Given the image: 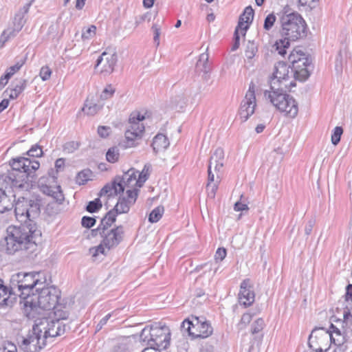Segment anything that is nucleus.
<instances>
[{
    "label": "nucleus",
    "mask_w": 352,
    "mask_h": 352,
    "mask_svg": "<svg viewBox=\"0 0 352 352\" xmlns=\"http://www.w3.org/2000/svg\"><path fill=\"white\" fill-rule=\"evenodd\" d=\"M95 217L85 216L82 218L81 224L84 228H90L96 224Z\"/></svg>",
    "instance_id": "nucleus-46"
},
{
    "label": "nucleus",
    "mask_w": 352,
    "mask_h": 352,
    "mask_svg": "<svg viewBox=\"0 0 352 352\" xmlns=\"http://www.w3.org/2000/svg\"><path fill=\"white\" fill-rule=\"evenodd\" d=\"M152 30L153 31L154 33V42L156 43L157 46H158L160 45V36L161 34L160 26L157 23H154L152 26Z\"/></svg>",
    "instance_id": "nucleus-50"
},
{
    "label": "nucleus",
    "mask_w": 352,
    "mask_h": 352,
    "mask_svg": "<svg viewBox=\"0 0 352 352\" xmlns=\"http://www.w3.org/2000/svg\"><path fill=\"white\" fill-rule=\"evenodd\" d=\"M102 202L99 198L95 199L88 203L86 210L90 213L96 212L102 208Z\"/></svg>",
    "instance_id": "nucleus-38"
},
{
    "label": "nucleus",
    "mask_w": 352,
    "mask_h": 352,
    "mask_svg": "<svg viewBox=\"0 0 352 352\" xmlns=\"http://www.w3.org/2000/svg\"><path fill=\"white\" fill-rule=\"evenodd\" d=\"M150 19H151V14L148 12H146V13L140 16L139 17H136L135 21L134 29L136 28L140 23L144 22V21H146V20L150 21Z\"/></svg>",
    "instance_id": "nucleus-55"
},
{
    "label": "nucleus",
    "mask_w": 352,
    "mask_h": 352,
    "mask_svg": "<svg viewBox=\"0 0 352 352\" xmlns=\"http://www.w3.org/2000/svg\"><path fill=\"white\" fill-rule=\"evenodd\" d=\"M263 338V335L259 336L258 337L255 336L254 338V342L251 344V346L249 348L248 352H254L255 350L254 344L256 343V348L258 349L259 345L261 344V340Z\"/></svg>",
    "instance_id": "nucleus-59"
},
{
    "label": "nucleus",
    "mask_w": 352,
    "mask_h": 352,
    "mask_svg": "<svg viewBox=\"0 0 352 352\" xmlns=\"http://www.w3.org/2000/svg\"><path fill=\"white\" fill-rule=\"evenodd\" d=\"M276 21V16L274 12L270 13L266 16L264 19L263 29L266 32L272 30Z\"/></svg>",
    "instance_id": "nucleus-35"
},
{
    "label": "nucleus",
    "mask_w": 352,
    "mask_h": 352,
    "mask_svg": "<svg viewBox=\"0 0 352 352\" xmlns=\"http://www.w3.org/2000/svg\"><path fill=\"white\" fill-rule=\"evenodd\" d=\"M3 352H17V349L16 345L8 342L3 348Z\"/></svg>",
    "instance_id": "nucleus-61"
},
{
    "label": "nucleus",
    "mask_w": 352,
    "mask_h": 352,
    "mask_svg": "<svg viewBox=\"0 0 352 352\" xmlns=\"http://www.w3.org/2000/svg\"><path fill=\"white\" fill-rule=\"evenodd\" d=\"M124 234V227L118 226L110 230L104 229V231L100 233V236L102 238L103 245H105V248L109 251L117 247L122 241Z\"/></svg>",
    "instance_id": "nucleus-15"
},
{
    "label": "nucleus",
    "mask_w": 352,
    "mask_h": 352,
    "mask_svg": "<svg viewBox=\"0 0 352 352\" xmlns=\"http://www.w3.org/2000/svg\"><path fill=\"white\" fill-rule=\"evenodd\" d=\"M289 60L292 64L291 72L296 79L305 81L310 76L311 60L301 50H294L289 56Z\"/></svg>",
    "instance_id": "nucleus-9"
},
{
    "label": "nucleus",
    "mask_w": 352,
    "mask_h": 352,
    "mask_svg": "<svg viewBox=\"0 0 352 352\" xmlns=\"http://www.w3.org/2000/svg\"><path fill=\"white\" fill-rule=\"evenodd\" d=\"M105 249H107L105 248V245H103V241H102L100 244L98 245V246L91 248L89 249V252L93 257H96L100 253L102 254H106Z\"/></svg>",
    "instance_id": "nucleus-44"
},
{
    "label": "nucleus",
    "mask_w": 352,
    "mask_h": 352,
    "mask_svg": "<svg viewBox=\"0 0 352 352\" xmlns=\"http://www.w3.org/2000/svg\"><path fill=\"white\" fill-rule=\"evenodd\" d=\"M69 327L58 319H54L52 316L44 317L36 320L34 324V332H43V336L54 338L64 334Z\"/></svg>",
    "instance_id": "nucleus-8"
},
{
    "label": "nucleus",
    "mask_w": 352,
    "mask_h": 352,
    "mask_svg": "<svg viewBox=\"0 0 352 352\" xmlns=\"http://www.w3.org/2000/svg\"><path fill=\"white\" fill-rule=\"evenodd\" d=\"M102 107V104H98L95 103H88L87 101L85 106L82 108V111L89 116H94L98 111Z\"/></svg>",
    "instance_id": "nucleus-33"
},
{
    "label": "nucleus",
    "mask_w": 352,
    "mask_h": 352,
    "mask_svg": "<svg viewBox=\"0 0 352 352\" xmlns=\"http://www.w3.org/2000/svg\"><path fill=\"white\" fill-rule=\"evenodd\" d=\"M196 72L201 74L203 73V79L208 80L210 75L209 73L211 70L210 65L208 63V54L203 53L200 54L199 59L195 66Z\"/></svg>",
    "instance_id": "nucleus-22"
},
{
    "label": "nucleus",
    "mask_w": 352,
    "mask_h": 352,
    "mask_svg": "<svg viewBox=\"0 0 352 352\" xmlns=\"http://www.w3.org/2000/svg\"><path fill=\"white\" fill-rule=\"evenodd\" d=\"M119 149L116 146L109 148L106 154L107 160L110 163L116 162L119 159Z\"/></svg>",
    "instance_id": "nucleus-37"
},
{
    "label": "nucleus",
    "mask_w": 352,
    "mask_h": 352,
    "mask_svg": "<svg viewBox=\"0 0 352 352\" xmlns=\"http://www.w3.org/2000/svg\"><path fill=\"white\" fill-rule=\"evenodd\" d=\"M239 31L240 30H238V28L235 29L234 34V43L232 47V51H235L239 47V40H240Z\"/></svg>",
    "instance_id": "nucleus-58"
},
{
    "label": "nucleus",
    "mask_w": 352,
    "mask_h": 352,
    "mask_svg": "<svg viewBox=\"0 0 352 352\" xmlns=\"http://www.w3.org/2000/svg\"><path fill=\"white\" fill-rule=\"evenodd\" d=\"M152 342H149V346H153L158 349H166L170 344V331L166 325H155L153 329Z\"/></svg>",
    "instance_id": "nucleus-16"
},
{
    "label": "nucleus",
    "mask_w": 352,
    "mask_h": 352,
    "mask_svg": "<svg viewBox=\"0 0 352 352\" xmlns=\"http://www.w3.org/2000/svg\"><path fill=\"white\" fill-rule=\"evenodd\" d=\"M116 216L114 210H111L105 216L101 219L99 226L102 228V231H104V229L109 230V228L116 221Z\"/></svg>",
    "instance_id": "nucleus-27"
},
{
    "label": "nucleus",
    "mask_w": 352,
    "mask_h": 352,
    "mask_svg": "<svg viewBox=\"0 0 352 352\" xmlns=\"http://www.w3.org/2000/svg\"><path fill=\"white\" fill-rule=\"evenodd\" d=\"M187 97L184 93L175 96L170 100V106L177 111L183 109L187 104Z\"/></svg>",
    "instance_id": "nucleus-25"
},
{
    "label": "nucleus",
    "mask_w": 352,
    "mask_h": 352,
    "mask_svg": "<svg viewBox=\"0 0 352 352\" xmlns=\"http://www.w3.org/2000/svg\"><path fill=\"white\" fill-rule=\"evenodd\" d=\"M41 272H18L11 277V283L13 285V289H16L19 293V297L27 300L28 296H32L30 293L35 289L36 292H38L41 287L45 283L46 279L41 281L40 277Z\"/></svg>",
    "instance_id": "nucleus-6"
},
{
    "label": "nucleus",
    "mask_w": 352,
    "mask_h": 352,
    "mask_svg": "<svg viewBox=\"0 0 352 352\" xmlns=\"http://www.w3.org/2000/svg\"><path fill=\"white\" fill-rule=\"evenodd\" d=\"M164 212V208L162 206H159L154 208L150 213L148 221L151 223H156L162 218Z\"/></svg>",
    "instance_id": "nucleus-32"
},
{
    "label": "nucleus",
    "mask_w": 352,
    "mask_h": 352,
    "mask_svg": "<svg viewBox=\"0 0 352 352\" xmlns=\"http://www.w3.org/2000/svg\"><path fill=\"white\" fill-rule=\"evenodd\" d=\"M12 168L7 175L0 177V213L12 210L14 204L16 219L23 223H34L41 212V199H27L24 195L36 179L40 167L36 160L18 157L10 161Z\"/></svg>",
    "instance_id": "nucleus-1"
},
{
    "label": "nucleus",
    "mask_w": 352,
    "mask_h": 352,
    "mask_svg": "<svg viewBox=\"0 0 352 352\" xmlns=\"http://www.w3.org/2000/svg\"><path fill=\"white\" fill-rule=\"evenodd\" d=\"M52 71L50 67L45 66L43 67L40 71V76L43 80H47L50 78Z\"/></svg>",
    "instance_id": "nucleus-53"
},
{
    "label": "nucleus",
    "mask_w": 352,
    "mask_h": 352,
    "mask_svg": "<svg viewBox=\"0 0 352 352\" xmlns=\"http://www.w3.org/2000/svg\"><path fill=\"white\" fill-rule=\"evenodd\" d=\"M182 328L193 338H208L213 331L212 326L204 317L194 316L185 319L182 324Z\"/></svg>",
    "instance_id": "nucleus-10"
},
{
    "label": "nucleus",
    "mask_w": 352,
    "mask_h": 352,
    "mask_svg": "<svg viewBox=\"0 0 352 352\" xmlns=\"http://www.w3.org/2000/svg\"><path fill=\"white\" fill-rule=\"evenodd\" d=\"M265 326V322L263 318H259L256 319L252 324L251 328V333L254 335L263 330Z\"/></svg>",
    "instance_id": "nucleus-39"
},
{
    "label": "nucleus",
    "mask_w": 352,
    "mask_h": 352,
    "mask_svg": "<svg viewBox=\"0 0 352 352\" xmlns=\"http://www.w3.org/2000/svg\"><path fill=\"white\" fill-rule=\"evenodd\" d=\"M60 296V292L54 286L44 287L41 286L36 294L33 293L32 296H28L24 302V305L28 317L34 318V314L38 309L43 310H51L57 305Z\"/></svg>",
    "instance_id": "nucleus-5"
},
{
    "label": "nucleus",
    "mask_w": 352,
    "mask_h": 352,
    "mask_svg": "<svg viewBox=\"0 0 352 352\" xmlns=\"http://www.w3.org/2000/svg\"><path fill=\"white\" fill-rule=\"evenodd\" d=\"M343 133V129L341 126H336L333 133L331 135V142L334 145H337L341 138V135Z\"/></svg>",
    "instance_id": "nucleus-42"
},
{
    "label": "nucleus",
    "mask_w": 352,
    "mask_h": 352,
    "mask_svg": "<svg viewBox=\"0 0 352 352\" xmlns=\"http://www.w3.org/2000/svg\"><path fill=\"white\" fill-rule=\"evenodd\" d=\"M54 309L53 316H51L54 319H58L60 321L66 320L68 317V313L66 311H63L61 309L58 308V307L56 306Z\"/></svg>",
    "instance_id": "nucleus-40"
},
{
    "label": "nucleus",
    "mask_w": 352,
    "mask_h": 352,
    "mask_svg": "<svg viewBox=\"0 0 352 352\" xmlns=\"http://www.w3.org/2000/svg\"><path fill=\"white\" fill-rule=\"evenodd\" d=\"M345 298L346 301L352 302V285L349 284L346 288Z\"/></svg>",
    "instance_id": "nucleus-64"
},
{
    "label": "nucleus",
    "mask_w": 352,
    "mask_h": 352,
    "mask_svg": "<svg viewBox=\"0 0 352 352\" xmlns=\"http://www.w3.org/2000/svg\"><path fill=\"white\" fill-rule=\"evenodd\" d=\"M252 315L250 314H244L239 323V326L241 329L249 324L252 320Z\"/></svg>",
    "instance_id": "nucleus-52"
},
{
    "label": "nucleus",
    "mask_w": 352,
    "mask_h": 352,
    "mask_svg": "<svg viewBox=\"0 0 352 352\" xmlns=\"http://www.w3.org/2000/svg\"><path fill=\"white\" fill-rule=\"evenodd\" d=\"M330 343L331 336L329 331L323 327L315 328L309 336V347L316 352L326 351Z\"/></svg>",
    "instance_id": "nucleus-12"
},
{
    "label": "nucleus",
    "mask_w": 352,
    "mask_h": 352,
    "mask_svg": "<svg viewBox=\"0 0 352 352\" xmlns=\"http://www.w3.org/2000/svg\"><path fill=\"white\" fill-rule=\"evenodd\" d=\"M131 205V201L126 200V197H120L113 210L116 214L127 213Z\"/></svg>",
    "instance_id": "nucleus-28"
},
{
    "label": "nucleus",
    "mask_w": 352,
    "mask_h": 352,
    "mask_svg": "<svg viewBox=\"0 0 352 352\" xmlns=\"http://www.w3.org/2000/svg\"><path fill=\"white\" fill-rule=\"evenodd\" d=\"M155 325H151V327H144L141 333H140V338L141 340L146 342L148 345H149V342H152L153 338V329L154 328Z\"/></svg>",
    "instance_id": "nucleus-36"
},
{
    "label": "nucleus",
    "mask_w": 352,
    "mask_h": 352,
    "mask_svg": "<svg viewBox=\"0 0 352 352\" xmlns=\"http://www.w3.org/2000/svg\"><path fill=\"white\" fill-rule=\"evenodd\" d=\"M168 146L169 141L164 135L157 134L153 138L152 146L155 153L167 148Z\"/></svg>",
    "instance_id": "nucleus-24"
},
{
    "label": "nucleus",
    "mask_w": 352,
    "mask_h": 352,
    "mask_svg": "<svg viewBox=\"0 0 352 352\" xmlns=\"http://www.w3.org/2000/svg\"><path fill=\"white\" fill-rule=\"evenodd\" d=\"M26 61V58H21L18 60H16V63L8 67L6 72V77L7 78H10L14 74L20 70L22 66L25 64Z\"/></svg>",
    "instance_id": "nucleus-31"
},
{
    "label": "nucleus",
    "mask_w": 352,
    "mask_h": 352,
    "mask_svg": "<svg viewBox=\"0 0 352 352\" xmlns=\"http://www.w3.org/2000/svg\"><path fill=\"white\" fill-rule=\"evenodd\" d=\"M41 237V231L35 223H23L20 226H10L1 247L8 254L23 250L32 253L36 250Z\"/></svg>",
    "instance_id": "nucleus-3"
},
{
    "label": "nucleus",
    "mask_w": 352,
    "mask_h": 352,
    "mask_svg": "<svg viewBox=\"0 0 352 352\" xmlns=\"http://www.w3.org/2000/svg\"><path fill=\"white\" fill-rule=\"evenodd\" d=\"M92 172L89 169H84L79 172L76 176V182L79 185L85 184L87 181L91 179Z\"/></svg>",
    "instance_id": "nucleus-34"
},
{
    "label": "nucleus",
    "mask_w": 352,
    "mask_h": 352,
    "mask_svg": "<svg viewBox=\"0 0 352 352\" xmlns=\"http://www.w3.org/2000/svg\"><path fill=\"white\" fill-rule=\"evenodd\" d=\"M96 27L94 25H90L86 30H82V40L90 39L96 34Z\"/></svg>",
    "instance_id": "nucleus-41"
},
{
    "label": "nucleus",
    "mask_w": 352,
    "mask_h": 352,
    "mask_svg": "<svg viewBox=\"0 0 352 352\" xmlns=\"http://www.w3.org/2000/svg\"><path fill=\"white\" fill-rule=\"evenodd\" d=\"M243 195H241L240 197V200L234 204V209L235 211H243L249 210L248 204L244 201H243Z\"/></svg>",
    "instance_id": "nucleus-47"
},
{
    "label": "nucleus",
    "mask_w": 352,
    "mask_h": 352,
    "mask_svg": "<svg viewBox=\"0 0 352 352\" xmlns=\"http://www.w3.org/2000/svg\"><path fill=\"white\" fill-rule=\"evenodd\" d=\"M126 195H127L126 200L131 201V204L133 205L135 202L136 199L138 197V190L137 189L127 190Z\"/></svg>",
    "instance_id": "nucleus-54"
},
{
    "label": "nucleus",
    "mask_w": 352,
    "mask_h": 352,
    "mask_svg": "<svg viewBox=\"0 0 352 352\" xmlns=\"http://www.w3.org/2000/svg\"><path fill=\"white\" fill-rule=\"evenodd\" d=\"M280 23L279 34L281 38L274 44L278 54L284 56L289 47L290 41L304 38L307 36V24L300 14L289 12L286 8L277 13Z\"/></svg>",
    "instance_id": "nucleus-4"
},
{
    "label": "nucleus",
    "mask_w": 352,
    "mask_h": 352,
    "mask_svg": "<svg viewBox=\"0 0 352 352\" xmlns=\"http://www.w3.org/2000/svg\"><path fill=\"white\" fill-rule=\"evenodd\" d=\"M256 86L253 82L249 85V89L241 102L239 117L242 122H245L254 113L256 106Z\"/></svg>",
    "instance_id": "nucleus-13"
},
{
    "label": "nucleus",
    "mask_w": 352,
    "mask_h": 352,
    "mask_svg": "<svg viewBox=\"0 0 352 352\" xmlns=\"http://www.w3.org/2000/svg\"><path fill=\"white\" fill-rule=\"evenodd\" d=\"M342 54L341 52H339L338 55L336 58V69L338 72H342Z\"/></svg>",
    "instance_id": "nucleus-62"
},
{
    "label": "nucleus",
    "mask_w": 352,
    "mask_h": 352,
    "mask_svg": "<svg viewBox=\"0 0 352 352\" xmlns=\"http://www.w3.org/2000/svg\"><path fill=\"white\" fill-rule=\"evenodd\" d=\"M116 62L117 55L116 52H104L97 59L96 67L102 65L101 73L111 74L114 69Z\"/></svg>",
    "instance_id": "nucleus-17"
},
{
    "label": "nucleus",
    "mask_w": 352,
    "mask_h": 352,
    "mask_svg": "<svg viewBox=\"0 0 352 352\" xmlns=\"http://www.w3.org/2000/svg\"><path fill=\"white\" fill-rule=\"evenodd\" d=\"M289 67L279 61L274 65V70L270 80V91L265 90L264 96L278 111L287 117L294 118L298 112V103L290 95L286 94L291 87L296 86L294 80L289 81Z\"/></svg>",
    "instance_id": "nucleus-2"
},
{
    "label": "nucleus",
    "mask_w": 352,
    "mask_h": 352,
    "mask_svg": "<svg viewBox=\"0 0 352 352\" xmlns=\"http://www.w3.org/2000/svg\"><path fill=\"white\" fill-rule=\"evenodd\" d=\"M34 332V327L27 338L23 339L20 345L24 352H39L46 344V337L43 332Z\"/></svg>",
    "instance_id": "nucleus-14"
},
{
    "label": "nucleus",
    "mask_w": 352,
    "mask_h": 352,
    "mask_svg": "<svg viewBox=\"0 0 352 352\" xmlns=\"http://www.w3.org/2000/svg\"><path fill=\"white\" fill-rule=\"evenodd\" d=\"M144 119L145 116L140 115V113L131 114L124 133L126 147L135 146L138 144L136 141L142 138L144 126L140 122Z\"/></svg>",
    "instance_id": "nucleus-11"
},
{
    "label": "nucleus",
    "mask_w": 352,
    "mask_h": 352,
    "mask_svg": "<svg viewBox=\"0 0 352 352\" xmlns=\"http://www.w3.org/2000/svg\"><path fill=\"white\" fill-rule=\"evenodd\" d=\"M255 295L252 289L250 280L245 279L242 281L239 294V302L245 307L250 306L254 301Z\"/></svg>",
    "instance_id": "nucleus-19"
},
{
    "label": "nucleus",
    "mask_w": 352,
    "mask_h": 352,
    "mask_svg": "<svg viewBox=\"0 0 352 352\" xmlns=\"http://www.w3.org/2000/svg\"><path fill=\"white\" fill-rule=\"evenodd\" d=\"M19 293L13 289V285L10 283L9 287L3 285L0 279V305L12 307L16 301Z\"/></svg>",
    "instance_id": "nucleus-18"
},
{
    "label": "nucleus",
    "mask_w": 352,
    "mask_h": 352,
    "mask_svg": "<svg viewBox=\"0 0 352 352\" xmlns=\"http://www.w3.org/2000/svg\"><path fill=\"white\" fill-rule=\"evenodd\" d=\"M224 151L221 148H217L211 155L208 167L214 168L216 173H219L223 166Z\"/></svg>",
    "instance_id": "nucleus-23"
},
{
    "label": "nucleus",
    "mask_w": 352,
    "mask_h": 352,
    "mask_svg": "<svg viewBox=\"0 0 352 352\" xmlns=\"http://www.w3.org/2000/svg\"><path fill=\"white\" fill-rule=\"evenodd\" d=\"M208 175L207 189L208 190V195L213 198L217 190V183L219 181H217L216 183H213L214 182V175L212 171V168L210 167H208Z\"/></svg>",
    "instance_id": "nucleus-29"
},
{
    "label": "nucleus",
    "mask_w": 352,
    "mask_h": 352,
    "mask_svg": "<svg viewBox=\"0 0 352 352\" xmlns=\"http://www.w3.org/2000/svg\"><path fill=\"white\" fill-rule=\"evenodd\" d=\"M28 8L24 7V12H20L17 13L14 19V31L19 32L22 28L23 27L25 19L24 18V14L28 12Z\"/></svg>",
    "instance_id": "nucleus-30"
},
{
    "label": "nucleus",
    "mask_w": 352,
    "mask_h": 352,
    "mask_svg": "<svg viewBox=\"0 0 352 352\" xmlns=\"http://www.w3.org/2000/svg\"><path fill=\"white\" fill-rule=\"evenodd\" d=\"M226 256V250L223 248H218L215 253V256H214L215 260L217 261H221L225 258Z\"/></svg>",
    "instance_id": "nucleus-57"
},
{
    "label": "nucleus",
    "mask_w": 352,
    "mask_h": 352,
    "mask_svg": "<svg viewBox=\"0 0 352 352\" xmlns=\"http://www.w3.org/2000/svg\"><path fill=\"white\" fill-rule=\"evenodd\" d=\"M27 155L30 157H39L42 156L43 151L39 145L34 144L27 152Z\"/></svg>",
    "instance_id": "nucleus-43"
},
{
    "label": "nucleus",
    "mask_w": 352,
    "mask_h": 352,
    "mask_svg": "<svg viewBox=\"0 0 352 352\" xmlns=\"http://www.w3.org/2000/svg\"><path fill=\"white\" fill-rule=\"evenodd\" d=\"M111 131V128L106 126H100L98 128V133L101 138H107Z\"/></svg>",
    "instance_id": "nucleus-56"
},
{
    "label": "nucleus",
    "mask_w": 352,
    "mask_h": 352,
    "mask_svg": "<svg viewBox=\"0 0 352 352\" xmlns=\"http://www.w3.org/2000/svg\"><path fill=\"white\" fill-rule=\"evenodd\" d=\"M52 197L59 204H61L63 201L64 195L60 186L56 187V190L52 191Z\"/></svg>",
    "instance_id": "nucleus-49"
},
{
    "label": "nucleus",
    "mask_w": 352,
    "mask_h": 352,
    "mask_svg": "<svg viewBox=\"0 0 352 352\" xmlns=\"http://www.w3.org/2000/svg\"><path fill=\"white\" fill-rule=\"evenodd\" d=\"M79 147V143L78 142L71 141L65 143L63 146V149L67 153H73L77 150Z\"/></svg>",
    "instance_id": "nucleus-48"
},
{
    "label": "nucleus",
    "mask_w": 352,
    "mask_h": 352,
    "mask_svg": "<svg viewBox=\"0 0 352 352\" xmlns=\"http://www.w3.org/2000/svg\"><path fill=\"white\" fill-rule=\"evenodd\" d=\"M150 168H151V166L149 164L144 165V167L142 173H140L139 174V179H143V182H145L147 179L148 171L149 170Z\"/></svg>",
    "instance_id": "nucleus-60"
},
{
    "label": "nucleus",
    "mask_w": 352,
    "mask_h": 352,
    "mask_svg": "<svg viewBox=\"0 0 352 352\" xmlns=\"http://www.w3.org/2000/svg\"><path fill=\"white\" fill-rule=\"evenodd\" d=\"M27 86V80L15 79L11 84L12 87L8 88L4 94L9 96L11 99L16 98L21 94Z\"/></svg>",
    "instance_id": "nucleus-21"
},
{
    "label": "nucleus",
    "mask_w": 352,
    "mask_h": 352,
    "mask_svg": "<svg viewBox=\"0 0 352 352\" xmlns=\"http://www.w3.org/2000/svg\"><path fill=\"white\" fill-rule=\"evenodd\" d=\"M115 92V89L113 88V87L109 85L107 86L102 92L100 94V98L102 100H107L112 97L113 94Z\"/></svg>",
    "instance_id": "nucleus-45"
},
{
    "label": "nucleus",
    "mask_w": 352,
    "mask_h": 352,
    "mask_svg": "<svg viewBox=\"0 0 352 352\" xmlns=\"http://www.w3.org/2000/svg\"><path fill=\"white\" fill-rule=\"evenodd\" d=\"M254 11L251 6L245 8L243 13L240 16L238 25L236 28L240 30L242 35L245 34V32L249 28L254 19Z\"/></svg>",
    "instance_id": "nucleus-20"
},
{
    "label": "nucleus",
    "mask_w": 352,
    "mask_h": 352,
    "mask_svg": "<svg viewBox=\"0 0 352 352\" xmlns=\"http://www.w3.org/2000/svg\"><path fill=\"white\" fill-rule=\"evenodd\" d=\"M256 52V47L253 43H250L245 50V54L248 58H252Z\"/></svg>",
    "instance_id": "nucleus-51"
},
{
    "label": "nucleus",
    "mask_w": 352,
    "mask_h": 352,
    "mask_svg": "<svg viewBox=\"0 0 352 352\" xmlns=\"http://www.w3.org/2000/svg\"><path fill=\"white\" fill-rule=\"evenodd\" d=\"M137 173L134 168L124 172L122 177L116 176L112 183L107 184L100 191L99 196L108 197L116 196L123 192L125 187L133 186L138 183Z\"/></svg>",
    "instance_id": "nucleus-7"
},
{
    "label": "nucleus",
    "mask_w": 352,
    "mask_h": 352,
    "mask_svg": "<svg viewBox=\"0 0 352 352\" xmlns=\"http://www.w3.org/2000/svg\"><path fill=\"white\" fill-rule=\"evenodd\" d=\"M200 352H214V346L208 343L201 344Z\"/></svg>",
    "instance_id": "nucleus-63"
},
{
    "label": "nucleus",
    "mask_w": 352,
    "mask_h": 352,
    "mask_svg": "<svg viewBox=\"0 0 352 352\" xmlns=\"http://www.w3.org/2000/svg\"><path fill=\"white\" fill-rule=\"evenodd\" d=\"M329 333L331 336V342L336 345H341L344 342V337L341 331L335 327L333 324H331Z\"/></svg>",
    "instance_id": "nucleus-26"
}]
</instances>
